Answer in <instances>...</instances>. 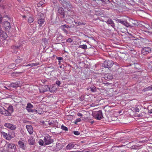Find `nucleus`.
Segmentation results:
<instances>
[{"instance_id": "57", "label": "nucleus", "mask_w": 152, "mask_h": 152, "mask_svg": "<svg viewBox=\"0 0 152 152\" xmlns=\"http://www.w3.org/2000/svg\"><path fill=\"white\" fill-rule=\"evenodd\" d=\"M2 8H3V9H4V7L3 6H2Z\"/></svg>"}, {"instance_id": "48", "label": "nucleus", "mask_w": 152, "mask_h": 152, "mask_svg": "<svg viewBox=\"0 0 152 152\" xmlns=\"http://www.w3.org/2000/svg\"><path fill=\"white\" fill-rule=\"evenodd\" d=\"M63 58L62 57H58L57 58V59L59 61L63 59Z\"/></svg>"}, {"instance_id": "6", "label": "nucleus", "mask_w": 152, "mask_h": 152, "mask_svg": "<svg viewBox=\"0 0 152 152\" xmlns=\"http://www.w3.org/2000/svg\"><path fill=\"white\" fill-rule=\"evenodd\" d=\"M151 51V49L150 47H145L142 49L141 53L142 54L144 55L150 53Z\"/></svg>"}, {"instance_id": "10", "label": "nucleus", "mask_w": 152, "mask_h": 152, "mask_svg": "<svg viewBox=\"0 0 152 152\" xmlns=\"http://www.w3.org/2000/svg\"><path fill=\"white\" fill-rule=\"evenodd\" d=\"M4 125L7 128L12 130H14L16 128V127L15 125L10 123H5Z\"/></svg>"}, {"instance_id": "9", "label": "nucleus", "mask_w": 152, "mask_h": 152, "mask_svg": "<svg viewBox=\"0 0 152 152\" xmlns=\"http://www.w3.org/2000/svg\"><path fill=\"white\" fill-rule=\"evenodd\" d=\"M115 20L117 21V22H119L127 27H128L129 26V23L125 21H124L122 20L118 19H115Z\"/></svg>"}, {"instance_id": "17", "label": "nucleus", "mask_w": 152, "mask_h": 152, "mask_svg": "<svg viewBox=\"0 0 152 152\" xmlns=\"http://www.w3.org/2000/svg\"><path fill=\"white\" fill-rule=\"evenodd\" d=\"M58 13L60 14L61 15H62V17H64V11L63 9L61 7L59 8L58 10Z\"/></svg>"}, {"instance_id": "53", "label": "nucleus", "mask_w": 152, "mask_h": 152, "mask_svg": "<svg viewBox=\"0 0 152 152\" xmlns=\"http://www.w3.org/2000/svg\"><path fill=\"white\" fill-rule=\"evenodd\" d=\"M78 152H87L85 150H83L81 151H79Z\"/></svg>"}, {"instance_id": "54", "label": "nucleus", "mask_w": 152, "mask_h": 152, "mask_svg": "<svg viewBox=\"0 0 152 152\" xmlns=\"http://www.w3.org/2000/svg\"><path fill=\"white\" fill-rule=\"evenodd\" d=\"M148 112L150 113H152V109L150 110Z\"/></svg>"}, {"instance_id": "41", "label": "nucleus", "mask_w": 152, "mask_h": 152, "mask_svg": "<svg viewBox=\"0 0 152 152\" xmlns=\"http://www.w3.org/2000/svg\"><path fill=\"white\" fill-rule=\"evenodd\" d=\"M81 121V119L80 118H77L75 121V123L76 124L78 122H80Z\"/></svg>"}, {"instance_id": "28", "label": "nucleus", "mask_w": 152, "mask_h": 152, "mask_svg": "<svg viewBox=\"0 0 152 152\" xmlns=\"http://www.w3.org/2000/svg\"><path fill=\"white\" fill-rule=\"evenodd\" d=\"M75 24H76L77 26L82 25H85V23H84L79 22H77L74 21Z\"/></svg>"}, {"instance_id": "38", "label": "nucleus", "mask_w": 152, "mask_h": 152, "mask_svg": "<svg viewBox=\"0 0 152 152\" xmlns=\"http://www.w3.org/2000/svg\"><path fill=\"white\" fill-rule=\"evenodd\" d=\"M74 134L76 135H78L80 134V132L78 131H74Z\"/></svg>"}, {"instance_id": "14", "label": "nucleus", "mask_w": 152, "mask_h": 152, "mask_svg": "<svg viewBox=\"0 0 152 152\" xmlns=\"http://www.w3.org/2000/svg\"><path fill=\"white\" fill-rule=\"evenodd\" d=\"M7 37V35L5 32L2 31V32H1L0 33V37L2 39H5Z\"/></svg>"}, {"instance_id": "40", "label": "nucleus", "mask_w": 152, "mask_h": 152, "mask_svg": "<svg viewBox=\"0 0 152 152\" xmlns=\"http://www.w3.org/2000/svg\"><path fill=\"white\" fill-rule=\"evenodd\" d=\"M60 28L61 29L64 31V32L66 34L68 33V31L66 29H65L64 28Z\"/></svg>"}, {"instance_id": "25", "label": "nucleus", "mask_w": 152, "mask_h": 152, "mask_svg": "<svg viewBox=\"0 0 152 152\" xmlns=\"http://www.w3.org/2000/svg\"><path fill=\"white\" fill-rule=\"evenodd\" d=\"M39 64V63H32L31 64H29L28 65L26 66H30L31 67L33 66H37Z\"/></svg>"}, {"instance_id": "30", "label": "nucleus", "mask_w": 152, "mask_h": 152, "mask_svg": "<svg viewBox=\"0 0 152 152\" xmlns=\"http://www.w3.org/2000/svg\"><path fill=\"white\" fill-rule=\"evenodd\" d=\"M106 77L109 79H111L112 78V76L111 74H106L104 76V78H106Z\"/></svg>"}, {"instance_id": "11", "label": "nucleus", "mask_w": 152, "mask_h": 152, "mask_svg": "<svg viewBox=\"0 0 152 152\" xmlns=\"http://www.w3.org/2000/svg\"><path fill=\"white\" fill-rule=\"evenodd\" d=\"M47 88H48V89L49 88L48 86L46 85H45L40 87L39 88V89L40 92H44L48 90Z\"/></svg>"}, {"instance_id": "23", "label": "nucleus", "mask_w": 152, "mask_h": 152, "mask_svg": "<svg viewBox=\"0 0 152 152\" xmlns=\"http://www.w3.org/2000/svg\"><path fill=\"white\" fill-rule=\"evenodd\" d=\"M18 86H18V84L17 83H12L10 84L9 86H10L12 87L15 88L18 87Z\"/></svg>"}, {"instance_id": "35", "label": "nucleus", "mask_w": 152, "mask_h": 152, "mask_svg": "<svg viewBox=\"0 0 152 152\" xmlns=\"http://www.w3.org/2000/svg\"><path fill=\"white\" fill-rule=\"evenodd\" d=\"M61 128L62 129V130H65V131L68 130L67 128L66 127L63 125H62L61 126Z\"/></svg>"}, {"instance_id": "60", "label": "nucleus", "mask_w": 152, "mask_h": 152, "mask_svg": "<svg viewBox=\"0 0 152 152\" xmlns=\"http://www.w3.org/2000/svg\"><path fill=\"white\" fill-rule=\"evenodd\" d=\"M102 1H103V0H102Z\"/></svg>"}, {"instance_id": "12", "label": "nucleus", "mask_w": 152, "mask_h": 152, "mask_svg": "<svg viewBox=\"0 0 152 152\" xmlns=\"http://www.w3.org/2000/svg\"><path fill=\"white\" fill-rule=\"evenodd\" d=\"M3 25L6 29H9L11 27L10 23L7 21L4 22L3 23Z\"/></svg>"}, {"instance_id": "2", "label": "nucleus", "mask_w": 152, "mask_h": 152, "mask_svg": "<svg viewBox=\"0 0 152 152\" xmlns=\"http://www.w3.org/2000/svg\"><path fill=\"white\" fill-rule=\"evenodd\" d=\"M9 152L11 150H15L16 148L15 145L13 144L7 142L4 147Z\"/></svg>"}, {"instance_id": "24", "label": "nucleus", "mask_w": 152, "mask_h": 152, "mask_svg": "<svg viewBox=\"0 0 152 152\" xmlns=\"http://www.w3.org/2000/svg\"><path fill=\"white\" fill-rule=\"evenodd\" d=\"M45 0H42L38 4L37 6L38 7L41 6L43 4L45 3Z\"/></svg>"}, {"instance_id": "15", "label": "nucleus", "mask_w": 152, "mask_h": 152, "mask_svg": "<svg viewBox=\"0 0 152 152\" xmlns=\"http://www.w3.org/2000/svg\"><path fill=\"white\" fill-rule=\"evenodd\" d=\"M75 144L74 142L69 143L66 146V148L67 150L71 149L73 148Z\"/></svg>"}, {"instance_id": "29", "label": "nucleus", "mask_w": 152, "mask_h": 152, "mask_svg": "<svg viewBox=\"0 0 152 152\" xmlns=\"http://www.w3.org/2000/svg\"><path fill=\"white\" fill-rule=\"evenodd\" d=\"M145 113L142 112L140 114H137V116L140 117H142L143 116H144L145 115Z\"/></svg>"}, {"instance_id": "27", "label": "nucleus", "mask_w": 152, "mask_h": 152, "mask_svg": "<svg viewBox=\"0 0 152 152\" xmlns=\"http://www.w3.org/2000/svg\"><path fill=\"white\" fill-rule=\"evenodd\" d=\"M16 65L14 63L8 66V67L10 69H12L14 68Z\"/></svg>"}, {"instance_id": "4", "label": "nucleus", "mask_w": 152, "mask_h": 152, "mask_svg": "<svg viewBox=\"0 0 152 152\" xmlns=\"http://www.w3.org/2000/svg\"><path fill=\"white\" fill-rule=\"evenodd\" d=\"M113 64V62L112 60H107L104 62L102 66L105 68H109L111 67Z\"/></svg>"}, {"instance_id": "44", "label": "nucleus", "mask_w": 152, "mask_h": 152, "mask_svg": "<svg viewBox=\"0 0 152 152\" xmlns=\"http://www.w3.org/2000/svg\"><path fill=\"white\" fill-rule=\"evenodd\" d=\"M1 152H9L6 148L4 147L3 149L2 150Z\"/></svg>"}, {"instance_id": "37", "label": "nucleus", "mask_w": 152, "mask_h": 152, "mask_svg": "<svg viewBox=\"0 0 152 152\" xmlns=\"http://www.w3.org/2000/svg\"><path fill=\"white\" fill-rule=\"evenodd\" d=\"M39 143L40 145H42L44 144V141L42 140H39Z\"/></svg>"}, {"instance_id": "33", "label": "nucleus", "mask_w": 152, "mask_h": 152, "mask_svg": "<svg viewBox=\"0 0 152 152\" xmlns=\"http://www.w3.org/2000/svg\"><path fill=\"white\" fill-rule=\"evenodd\" d=\"M80 47L82 49H86L87 48V46L85 45H80Z\"/></svg>"}, {"instance_id": "19", "label": "nucleus", "mask_w": 152, "mask_h": 152, "mask_svg": "<svg viewBox=\"0 0 152 152\" xmlns=\"http://www.w3.org/2000/svg\"><path fill=\"white\" fill-rule=\"evenodd\" d=\"M18 143L20 147L23 149L25 148V145L24 143L21 141H19Z\"/></svg>"}, {"instance_id": "56", "label": "nucleus", "mask_w": 152, "mask_h": 152, "mask_svg": "<svg viewBox=\"0 0 152 152\" xmlns=\"http://www.w3.org/2000/svg\"><path fill=\"white\" fill-rule=\"evenodd\" d=\"M87 90H89L90 89V88H89V87H88V88H87Z\"/></svg>"}, {"instance_id": "1", "label": "nucleus", "mask_w": 152, "mask_h": 152, "mask_svg": "<svg viewBox=\"0 0 152 152\" xmlns=\"http://www.w3.org/2000/svg\"><path fill=\"white\" fill-rule=\"evenodd\" d=\"M92 115L97 120H100L103 118L102 111L101 110L93 113Z\"/></svg>"}, {"instance_id": "26", "label": "nucleus", "mask_w": 152, "mask_h": 152, "mask_svg": "<svg viewBox=\"0 0 152 152\" xmlns=\"http://www.w3.org/2000/svg\"><path fill=\"white\" fill-rule=\"evenodd\" d=\"M91 91L92 92H94L96 91V87L94 86H91L90 88Z\"/></svg>"}, {"instance_id": "34", "label": "nucleus", "mask_w": 152, "mask_h": 152, "mask_svg": "<svg viewBox=\"0 0 152 152\" xmlns=\"http://www.w3.org/2000/svg\"><path fill=\"white\" fill-rule=\"evenodd\" d=\"M69 27V26L66 25H61L60 27V28H68Z\"/></svg>"}, {"instance_id": "22", "label": "nucleus", "mask_w": 152, "mask_h": 152, "mask_svg": "<svg viewBox=\"0 0 152 152\" xmlns=\"http://www.w3.org/2000/svg\"><path fill=\"white\" fill-rule=\"evenodd\" d=\"M141 145H139V144H137L135 145H133L131 147V148L133 149H137L140 148V147Z\"/></svg>"}, {"instance_id": "51", "label": "nucleus", "mask_w": 152, "mask_h": 152, "mask_svg": "<svg viewBox=\"0 0 152 152\" xmlns=\"http://www.w3.org/2000/svg\"><path fill=\"white\" fill-rule=\"evenodd\" d=\"M77 115L79 116L82 117L83 116V115L81 113H78L77 114Z\"/></svg>"}, {"instance_id": "18", "label": "nucleus", "mask_w": 152, "mask_h": 152, "mask_svg": "<svg viewBox=\"0 0 152 152\" xmlns=\"http://www.w3.org/2000/svg\"><path fill=\"white\" fill-rule=\"evenodd\" d=\"M4 110H3L1 113V114L5 116H10L11 115L10 113L7 110L4 109Z\"/></svg>"}, {"instance_id": "8", "label": "nucleus", "mask_w": 152, "mask_h": 152, "mask_svg": "<svg viewBox=\"0 0 152 152\" xmlns=\"http://www.w3.org/2000/svg\"><path fill=\"white\" fill-rule=\"evenodd\" d=\"M33 106L30 103H28L26 107V109L28 112H37V110H32V108Z\"/></svg>"}, {"instance_id": "36", "label": "nucleus", "mask_w": 152, "mask_h": 152, "mask_svg": "<svg viewBox=\"0 0 152 152\" xmlns=\"http://www.w3.org/2000/svg\"><path fill=\"white\" fill-rule=\"evenodd\" d=\"M22 61V59L18 58L15 60V62L17 64H18L21 62Z\"/></svg>"}, {"instance_id": "47", "label": "nucleus", "mask_w": 152, "mask_h": 152, "mask_svg": "<svg viewBox=\"0 0 152 152\" xmlns=\"http://www.w3.org/2000/svg\"><path fill=\"white\" fill-rule=\"evenodd\" d=\"M134 110L136 112H139L140 111V110L139 108H138L137 107H136L134 109Z\"/></svg>"}, {"instance_id": "50", "label": "nucleus", "mask_w": 152, "mask_h": 152, "mask_svg": "<svg viewBox=\"0 0 152 152\" xmlns=\"http://www.w3.org/2000/svg\"><path fill=\"white\" fill-rule=\"evenodd\" d=\"M45 123V122L43 121H41L40 122L39 124H40L42 125L44 124Z\"/></svg>"}, {"instance_id": "3", "label": "nucleus", "mask_w": 152, "mask_h": 152, "mask_svg": "<svg viewBox=\"0 0 152 152\" xmlns=\"http://www.w3.org/2000/svg\"><path fill=\"white\" fill-rule=\"evenodd\" d=\"M44 142L46 145H49L53 142V139H51V137L48 134L46 135L44 139Z\"/></svg>"}, {"instance_id": "42", "label": "nucleus", "mask_w": 152, "mask_h": 152, "mask_svg": "<svg viewBox=\"0 0 152 152\" xmlns=\"http://www.w3.org/2000/svg\"><path fill=\"white\" fill-rule=\"evenodd\" d=\"M72 41V40L71 38H68L66 40V42H68L70 43Z\"/></svg>"}, {"instance_id": "5", "label": "nucleus", "mask_w": 152, "mask_h": 152, "mask_svg": "<svg viewBox=\"0 0 152 152\" xmlns=\"http://www.w3.org/2000/svg\"><path fill=\"white\" fill-rule=\"evenodd\" d=\"M44 17L43 14H40L39 17L38 18V23L39 25L40 26H41L45 22Z\"/></svg>"}, {"instance_id": "20", "label": "nucleus", "mask_w": 152, "mask_h": 152, "mask_svg": "<svg viewBox=\"0 0 152 152\" xmlns=\"http://www.w3.org/2000/svg\"><path fill=\"white\" fill-rule=\"evenodd\" d=\"M49 90L51 92H53L56 91V88L53 86H51L49 88Z\"/></svg>"}, {"instance_id": "16", "label": "nucleus", "mask_w": 152, "mask_h": 152, "mask_svg": "<svg viewBox=\"0 0 152 152\" xmlns=\"http://www.w3.org/2000/svg\"><path fill=\"white\" fill-rule=\"evenodd\" d=\"M28 142L30 145H33L35 143V139L33 137H31L28 139Z\"/></svg>"}, {"instance_id": "7", "label": "nucleus", "mask_w": 152, "mask_h": 152, "mask_svg": "<svg viewBox=\"0 0 152 152\" xmlns=\"http://www.w3.org/2000/svg\"><path fill=\"white\" fill-rule=\"evenodd\" d=\"M1 133L3 137L7 140H10L12 138L11 135L9 133H7L4 132H1Z\"/></svg>"}, {"instance_id": "32", "label": "nucleus", "mask_w": 152, "mask_h": 152, "mask_svg": "<svg viewBox=\"0 0 152 152\" xmlns=\"http://www.w3.org/2000/svg\"><path fill=\"white\" fill-rule=\"evenodd\" d=\"M113 22L112 20L111 19H108L106 21V23L107 24H112L111 23Z\"/></svg>"}, {"instance_id": "55", "label": "nucleus", "mask_w": 152, "mask_h": 152, "mask_svg": "<svg viewBox=\"0 0 152 152\" xmlns=\"http://www.w3.org/2000/svg\"><path fill=\"white\" fill-rule=\"evenodd\" d=\"M2 29L1 27V26H0V33L1 32H2Z\"/></svg>"}, {"instance_id": "13", "label": "nucleus", "mask_w": 152, "mask_h": 152, "mask_svg": "<svg viewBox=\"0 0 152 152\" xmlns=\"http://www.w3.org/2000/svg\"><path fill=\"white\" fill-rule=\"evenodd\" d=\"M26 127L29 134H32L33 132L32 126L30 125H27Z\"/></svg>"}, {"instance_id": "52", "label": "nucleus", "mask_w": 152, "mask_h": 152, "mask_svg": "<svg viewBox=\"0 0 152 152\" xmlns=\"http://www.w3.org/2000/svg\"><path fill=\"white\" fill-rule=\"evenodd\" d=\"M3 111L2 108L0 107V113L1 114V113H2Z\"/></svg>"}, {"instance_id": "31", "label": "nucleus", "mask_w": 152, "mask_h": 152, "mask_svg": "<svg viewBox=\"0 0 152 152\" xmlns=\"http://www.w3.org/2000/svg\"><path fill=\"white\" fill-rule=\"evenodd\" d=\"M34 21V19L33 18L31 17H29L28 18V21L29 23H32Z\"/></svg>"}, {"instance_id": "45", "label": "nucleus", "mask_w": 152, "mask_h": 152, "mask_svg": "<svg viewBox=\"0 0 152 152\" xmlns=\"http://www.w3.org/2000/svg\"><path fill=\"white\" fill-rule=\"evenodd\" d=\"M66 22H67L68 23H70L71 22H72V21L70 19H66Z\"/></svg>"}, {"instance_id": "49", "label": "nucleus", "mask_w": 152, "mask_h": 152, "mask_svg": "<svg viewBox=\"0 0 152 152\" xmlns=\"http://www.w3.org/2000/svg\"><path fill=\"white\" fill-rule=\"evenodd\" d=\"M3 19V17L2 15L0 14V22H1L2 21V20Z\"/></svg>"}, {"instance_id": "61", "label": "nucleus", "mask_w": 152, "mask_h": 152, "mask_svg": "<svg viewBox=\"0 0 152 152\" xmlns=\"http://www.w3.org/2000/svg\"><path fill=\"white\" fill-rule=\"evenodd\" d=\"M1 0H0V2L1 1Z\"/></svg>"}, {"instance_id": "39", "label": "nucleus", "mask_w": 152, "mask_h": 152, "mask_svg": "<svg viewBox=\"0 0 152 152\" xmlns=\"http://www.w3.org/2000/svg\"><path fill=\"white\" fill-rule=\"evenodd\" d=\"M63 38V36L61 34L58 37H57V39H58V40H61V39H62Z\"/></svg>"}, {"instance_id": "46", "label": "nucleus", "mask_w": 152, "mask_h": 152, "mask_svg": "<svg viewBox=\"0 0 152 152\" xmlns=\"http://www.w3.org/2000/svg\"><path fill=\"white\" fill-rule=\"evenodd\" d=\"M56 83L58 86H59L61 84V83L60 81L57 80L56 81Z\"/></svg>"}, {"instance_id": "59", "label": "nucleus", "mask_w": 152, "mask_h": 152, "mask_svg": "<svg viewBox=\"0 0 152 152\" xmlns=\"http://www.w3.org/2000/svg\"><path fill=\"white\" fill-rule=\"evenodd\" d=\"M4 87L6 88H7L6 87Z\"/></svg>"}, {"instance_id": "58", "label": "nucleus", "mask_w": 152, "mask_h": 152, "mask_svg": "<svg viewBox=\"0 0 152 152\" xmlns=\"http://www.w3.org/2000/svg\"><path fill=\"white\" fill-rule=\"evenodd\" d=\"M151 89L152 90V87H151Z\"/></svg>"}, {"instance_id": "43", "label": "nucleus", "mask_w": 152, "mask_h": 152, "mask_svg": "<svg viewBox=\"0 0 152 152\" xmlns=\"http://www.w3.org/2000/svg\"><path fill=\"white\" fill-rule=\"evenodd\" d=\"M112 24H110L111 26L113 27L114 28H115V23H114L113 22L112 23H111Z\"/></svg>"}, {"instance_id": "21", "label": "nucleus", "mask_w": 152, "mask_h": 152, "mask_svg": "<svg viewBox=\"0 0 152 152\" xmlns=\"http://www.w3.org/2000/svg\"><path fill=\"white\" fill-rule=\"evenodd\" d=\"M7 110L11 114L13 111V106L12 105H9Z\"/></svg>"}]
</instances>
